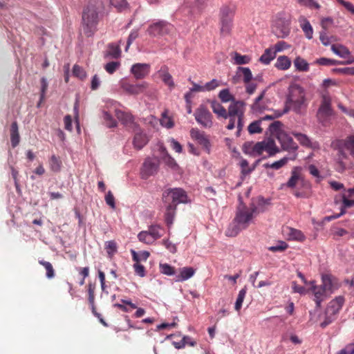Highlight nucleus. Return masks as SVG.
<instances>
[{
    "label": "nucleus",
    "instance_id": "f257e3e1",
    "mask_svg": "<svg viewBox=\"0 0 354 354\" xmlns=\"http://www.w3.org/2000/svg\"><path fill=\"white\" fill-rule=\"evenodd\" d=\"M239 205L236 208L235 216L225 230V235L229 237H235L242 230L247 229L253 218L252 214H249L241 195L239 196Z\"/></svg>",
    "mask_w": 354,
    "mask_h": 354
},
{
    "label": "nucleus",
    "instance_id": "f03ea898",
    "mask_svg": "<svg viewBox=\"0 0 354 354\" xmlns=\"http://www.w3.org/2000/svg\"><path fill=\"white\" fill-rule=\"evenodd\" d=\"M102 9V2L97 0L89 1L82 12V26L84 34L91 37L97 30L99 22V12Z\"/></svg>",
    "mask_w": 354,
    "mask_h": 354
},
{
    "label": "nucleus",
    "instance_id": "7ed1b4c3",
    "mask_svg": "<svg viewBox=\"0 0 354 354\" xmlns=\"http://www.w3.org/2000/svg\"><path fill=\"white\" fill-rule=\"evenodd\" d=\"M285 104L289 109V111H292L297 115H303L308 106L304 88L299 84L290 85L286 95Z\"/></svg>",
    "mask_w": 354,
    "mask_h": 354
},
{
    "label": "nucleus",
    "instance_id": "20e7f679",
    "mask_svg": "<svg viewBox=\"0 0 354 354\" xmlns=\"http://www.w3.org/2000/svg\"><path fill=\"white\" fill-rule=\"evenodd\" d=\"M162 201L166 209L165 221L168 226L174 223L177 206V189H168L162 194Z\"/></svg>",
    "mask_w": 354,
    "mask_h": 354
},
{
    "label": "nucleus",
    "instance_id": "39448f33",
    "mask_svg": "<svg viewBox=\"0 0 354 354\" xmlns=\"http://www.w3.org/2000/svg\"><path fill=\"white\" fill-rule=\"evenodd\" d=\"M346 138L342 140H336L335 142H333L332 147L333 148L337 151L336 154V170L338 172L342 173L346 169V163L345 160L349 159V156L348 153L345 151L346 149Z\"/></svg>",
    "mask_w": 354,
    "mask_h": 354
},
{
    "label": "nucleus",
    "instance_id": "423d86ee",
    "mask_svg": "<svg viewBox=\"0 0 354 354\" xmlns=\"http://www.w3.org/2000/svg\"><path fill=\"white\" fill-rule=\"evenodd\" d=\"M234 12L228 6H223L220 11L221 35L226 36L230 34L233 26Z\"/></svg>",
    "mask_w": 354,
    "mask_h": 354
},
{
    "label": "nucleus",
    "instance_id": "0eeeda50",
    "mask_svg": "<svg viewBox=\"0 0 354 354\" xmlns=\"http://www.w3.org/2000/svg\"><path fill=\"white\" fill-rule=\"evenodd\" d=\"M194 116L198 124L204 128H210L213 125V116L204 104H201L194 111Z\"/></svg>",
    "mask_w": 354,
    "mask_h": 354
},
{
    "label": "nucleus",
    "instance_id": "6e6552de",
    "mask_svg": "<svg viewBox=\"0 0 354 354\" xmlns=\"http://www.w3.org/2000/svg\"><path fill=\"white\" fill-rule=\"evenodd\" d=\"M332 100L328 93L322 95L321 104L317 112V117L319 121L326 120L333 115Z\"/></svg>",
    "mask_w": 354,
    "mask_h": 354
},
{
    "label": "nucleus",
    "instance_id": "1a4fd4ad",
    "mask_svg": "<svg viewBox=\"0 0 354 354\" xmlns=\"http://www.w3.org/2000/svg\"><path fill=\"white\" fill-rule=\"evenodd\" d=\"M160 167L159 160L156 158H147L141 167L140 175L142 179H147L157 174Z\"/></svg>",
    "mask_w": 354,
    "mask_h": 354
},
{
    "label": "nucleus",
    "instance_id": "9d476101",
    "mask_svg": "<svg viewBox=\"0 0 354 354\" xmlns=\"http://www.w3.org/2000/svg\"><path fill=\"white\" fill-rule=\"evenodd\" d=\"M174 26L164 21H158L149 26L147 32L152 37L162 36L168 34Z\"/></svg>",
    "mask_w": 354,
    "mask_h": 354
},
{
    "label": "nucleus",
    "instance_id": "9b49d317",
    "mask_svg": "<svg viewBox=\"0 0 354 354\" xmlns=\"http://www.w3.org/2000/svg\"><path fill=\"white\" fill-rule=\"evenodd\" d=\"M120 86L127 94L136 95L143 93L147 88L148 83L144 82L140 84H133L127 80H122Z\"/></svg>",
    "mask_w": 354,
    "mask_h": 354
},
{
    "label": "nucleus",
    "instance_id": "f8f14e48",
    "mask_svg": "<svg viewBox=\"0 0 354 354\" xmlns=\"http://www.w3.org/2000/svg\"><path fill=\"white\" fill-rule=\"evenodd\" d=\"M277 139L283 151L295 152L298 149L297 144L286 131L279 133Z\"/></svg>",
    "mask_w": 354,
    "mask_h": 354
},
{
    "label": "nucleus",
    "instance_id": "ddd939ff",
    "mask_svg": "<svg viewBox=\"0 0 354 354\" xmlns=\"http://www.w3.org/2000/svg\"><path fill=\"white\" fill-rule=\"evenodd\" d=\"M273 32L278 38L287 37L290 33V21L285 19H278L274 27Z\"/></svg>",
    "mask_w": 354,
    "mask_h": 354
},
{
    "label": "nucleus",
    "instance_id": "4468645a",
    "mask_svg": "<svg viewBox=\"0 0 354 354\" xmlns=\"http://www.w3.org/2000/svg\"><path fill=\"white\" fill-rule=\"evenodd\" d=\"M151 66L149 64L136 63L131 66L130 72L136 80L145 78L150 73Z\"/></svg>",
    "mask_w": 354,
    "mask_h": 354
},
{
    "label": "nucleus",
    "instance_id": "2eb2a0df",
    "mask_svg": "<svg viewBox=\"0 0 354 354\" xmlns=\"http://www.w3.org/2000/svg\"><path fill=\"white\" fill-rule=\"evenodd\" d=\"M115 116L122 124L130 130L137 129L138 128V124L134 121V118L130 113L116 110Z\"/></svg>",
    "mask_w": 354,
    "mask_h": 354
},
{
    "label": "nucleus",
    "instance_id": "dca6fc26",
    "mask_svg": "<svg viewBox=\"0 0 354 354\" xmlns=\"http://www.w3.org/2000/svg\"><path fill=\"white\" fill-rule=\"evenodd\" d=\"M191 137L196 140L199 145L208 152L210 151V142L207 138L205 132L200 131L198 129H192L190 131Z\"/></svg>",
    "mask_w": 354,
    "mask_h": 354
},
{
    "label": "nucleus",
    "instance_id": "f3484780",
    "mask_svg": "<svg viewBox=\"0 0 354 354\" xmlns=\"http://www.w3.org/2000/svg\"><path fill=\"white\" fill-rule=\"evenodd\" d=\"M135 133L133 140V146L137 149H141L148 142V139L145 133L142 132L140 126L137 129H132Z\"/></svg>",
    "mask_w": 354,
    "mask_h": 354
},
{
    "label": "nucleus",
    "instance_id": "a211bd4d",
    "mask_svg": "<svg viewBox=\"0 0 354 354\" xmlns=\"http://www.w3.org/2000/svg\"><path fill=\"white\" fill-rule=\"evenodd\" d=\"M158 151L162 162L169 167L174 168L176 161L167 152L166 148L162 143L158 144Z\"/></svg>",
    "mask_w": 354,
    "mask_h": 354
},
{
    "label": "nucleus",
    "instance_id": "6ab92c4d",
    "mask_svg": "<svg viewBox=\"0 0 354 354\" xmlns=\"http://www.w3.org/2000/svg\"><path fill=\"white\" fill-rule=\"evenodd\" d=\"M292 134L297 138L301 145L313 149L319 148V143L312 142L307 135L297 132H292Z\"/></svg>",
    "mask_w": 354,
    "mask_h": 354
},
{
    "label": "nucleus",
    "instance_id": "aec40b11",
    "mask_svg": "<svg viewBox=\"0 0 354 354\" xmlns=\"http://www.w3.org/2000/svg\"><path fill=\"white\" fill-rule=\"evenodd\" d=\"M310 283L312 284L311 290L315 296L314 300L316 303V307L319 308L327 290L322 286L315 285L314 281H310Z\"/></svg>",
    "mask_w": 354,
    "mask_h": 354
},
{
    "label": "nucleus",
    "instance_id": "412c9836",
    "mask_svg": "<svg viewBox=\"0 0 354 354\" xmlns=\"http://www.w3.org/2000/svg\"><path fill=\"white\" fill-rule=\"evenodd\" d=\"M345 299L343 296L336 297L330 302V305L327 308L326 313H330L331 315H337L342 309Z\"/></svg>",
    "mask_w": 354,
    "mask_h": 354
},
{
    "label": "nucleus",
    "instance_id": "4be33fe9",
    "mask_svg": "<svg viewBox=\"0 0 354 354\" xmlns=\"http://www.w3.org/2000/svg\"><path fill=\"white\" fill-rule=\"evenodd\" d=\"M301 171V167H295L291 171V176L286 183L283 184L282 187H287L288 188H295L298 180L300 179V172Z\"/></svg>",
    "mask_w": 354,
    "mask_h": 354
},
{
    "label": "nucleus",
    "instance_id": "5701e85b",
    "mask_svg": "<svg viewBox=\"0 0 354 354\" xmlns=\"http://www.w3.org/2000/svg\"><path fill=\"white\" fill-rule=\"evenodd\" d=\"M159 77L161 78L162 82L167 85L170 88H174L175 84L173 81L171 75L169 74L168 68L166 66H162L158 71Z\"/></svg>",
    "mask_w": 354,
    "mask_h": 354
},
{
    "label": "nucleus",
    "instance_id": "b1692460",
    "mask_svg": "<svg viewBox=\"0 0 354 354\" xmlns=\"http://www.w3.org/2000/svg\"><path fill=\"white\" fill-rule=\"evenodd\" d=\"M245 106V103L243 101H234L233 104H231L228 107L227 118H236L239 117L241 112L240 109Z\"/></svg>",
    "mask_w": 354,
    "mask_h": 354
},
{
    "label": "nucleus",
    "instance_id": "393cba45",
    "mask_svg": "<svg viewBox=\"0 0 354 354\" xmlns=\"http://www.w3.org/2000/svg\"><path fill=\"white\" fill-rule=\"evenodd\" d=\"M131 253L132 255V259L135 262V263L133 264V269L136 274L141 277H145V268L144 266L140 263L138 253L133 250H131Z\"/></svg>",
    "mask_w": 354,
    "mask_h": 354
},
{
    "label": "nucleus",
    "instance_id": "a878e982",
    "mask_svg": "<svg viewBox=\"0 0 354 354\" xmlns=\"http://www.w3.org/2000/svg\"><path fill=\"white\" fill-rule=\"evenodd\" d=\"M209 102L210 103L213 112L216 114L218 118H223L225 119L227 118L226 109L218 101L215 100H209Z\"/></svg>",
    "mask_w": 354,
    "mask_h": 354
},
{
    "label": "nucleus",
    "instance_id": "bb28decb",
    "mask_svg": "<svg viewBox=\"0 0 354 354\" xmlns=\"http://www.w3.org/2000/svg\"><path fill=\"white\" fill-rule=\"evenodd\" d=\"M331 50L342 58H347L351 55V51L348 48L342 44H333L331 46Z\"/></svg>",
    "mask_w": 354,
    "mask_h": 354
},
{
    "label": "nucleus",
    "instance_id": "cd10ccee",
    "mask_svg": "<svg viewBox=\"0 0 354 354\" xmlns=\"http://www.w3.org/2000/svg\"><path fill=\"white\" fill-rule=\"evenodd\" d=\"M299 21L301 23V28L304 31L306 37L308 39H311L313 38V29L309 21L304 17H301L299 19Z\"/></svg>",
    "mask_w": 354,
    "mask_h": 354
},
{
    "label": "nucleus",
    "instance_id": "c85d7f7f",
    "mask_svg": "<svg viewBox=\"0 0 354 354\" xmlns=\"http://www.w3.org/2000/svg\"><path fill=\"white\" fill-rule=\"evenodd\" d=\"M10 140L12 147H16L19 143V133L17 122H13L11 124Z\"/></svg>",
    "mask_w": 354,
    "mask_h": 354
},
{
    "label": "nucleus",
    "instance_id": "c756f323",
    "mask_svg": "<svg viewBox=\"0 0 354 354\" xmlns=\"http://www.w3.org/2000/svg\"><path fill=\"white\" fill-rule=\"evenodd\" d=\"M239 166L241 167V179L243 180L246 176L250 174L254 170V167L249 166L248 161L246 159L241 158Z\"/></svg>",
    "mask_w": 354,
    "mask_h": 354
},
{
    "label": "nucleus",
    "instance_id": "7c9ffc66",
    "mask_svg": "<svg viewBox=\"0 0 354 354\" xmlns=\"http://www.w3.org/2000/svg\"><path fill=\"white\" fill-rule=\"evenodd\" d=\"M296 157H297V154L295 153L293 157H292V158L283 157L281 160L275 161L272 164L266 163V164H264L263 167L266 169L267 168H272V169L277 170V169H279L280 168H281L282 167H283L288 162V160H295L296 158Z\"/></svg>",
    "mask_w": 354,
    "mask_h": 354
},
{
    "label": "nucleus",
    "instance_id": "2f4dec72",
    "mask_svg": "<svg viewBox=\"0 0 354 354\" xmlns=\"http://www.w3.org/2000/svg\"><path fill=\"white\" fill-rule=\"evenodd\" d=\"M275 67L279 70L285 71L291 66V60L286 55L279 56L274 64Z\"/></svg>",
    "mask_w": 354,
    "mask_h": 354
},
{
    "label": "nucleus",
    "instance_id": "473e14b6",
    "mask_svg": "<svg viewBox=\"0 0 354 354\" xmlns=\"http://www.w3.org/2000/svg\"><path fill=\"white\" fill-rule=\"evenodd\" d=\"M294 66L297 71L300 72H307L309 71L308 63L300 56L297 57L294 59Z\"/></svg>",
    "mask_w": 354,
    "mask_h": 354
},
{
    "label": "nucleus",
    "instance_id": "72a5a7b5",
    "mask_svg": "<svg viewBox=\"0 0 354 354\" xmlns=\"http://www.w3.org/2000/svg\"><path fill=\"white\" fill-rule=\"evenodd\" d=\"M196 270L192 267H184L180 270L178 281H183L191 278L195 273Z\"/></svg>",
    "mask_w": 354,
    "mask_h": 354
},
{
    "label": "nucleus",
    "instance_id": "f704fd0d",
    "mask_svg": "<svg viewBox=\"0 0 354 354\" xmlns=\"http://www.w3.org/2000/svg\"><path fill=\"white\" fill-rule=\"evenodd\" d=\"M276 57V51L271 48L265 50L263 55L260 57L259 61L264 64H269Z\"/></svg>",
    "mask_w": 354,
    "mask_h": 354
},
{
    "label": "nucleus",
    "instance_id": "c9c22d12",
    "mask_svg": "<svg viewBox=\"0 0 354 354\" xmlns=\"http://www.w3.org/2000/svg\"><path fill=\"white\" fill-rule=\"evenodd\" d=\"M147 231L154 241L160 239L164 232V230L157 225L149 226Z\"/></svg>",
    "mask_w": 354,
    "mask_h": 354
},
{
    "label": "nucleus",
    "instance_id": "e433bc0d",
    "mask_svg": "<svg viewBox=\"0 0 354 354\" xmlns=\"http://www.w3.org/2000/svg\"><path fill=\"white\" fill-rule=\"evenodd\" d=\"M160 122L162 127H165L167 129H170L174 126V122L173 119L170 117L169 112L168 110H165L162 113Z\"/></svg>",
    "mask_w": 354,
    "mask_h": 354
},
{
    "label": "nucleus",
    "instance_id": "4c0bfd02",
    "mask_svg": "<svg viewBox=\"0 0 354 354\" xmlns=\"http://www.w3.org/2000/svg\"><path fill=\"white\" fill-rule=\"evenodd\" d=\"M50 169L53 172H59L62 168V161L59 157L53 155L48 161Z\"/></svg>",
    "mask_w": 354,
    "mask_h": 354
},
{
    "label": "nucleus",
    "instance_id": "58836bf2",
    "mask_svg": "<svg viewBox=\"0 0 354 354\" xmlns=\"http://www.w3.org/2000/svg\"><path fill=\"white\" fill-rule=\"evenodd\" d=\"M104 249L109 256L112 258L114 254L118 252V245L115 241H109L105 242Z\"/></svg>",
    "mask_w": 354,
    "mask_h": 354
},
{
    "label": "nucleus",
    "instance_id": "ea45409f",
    "mask_svg": "<svg viewBox=\"0 0 354 354\" xmlns=\"http://www.w3.org/2000/svg\"><path fill=\"white\" fill-rule=\"evenodd\" d=\"M256 203L257 204L259 214L263 213L266 210V206L270 205V199L265 198L264 197L259 196L256 198Z\"/></svg>",
    "mask_w": 354,
    "mask_h": 354
},
{
    "label": "nucleus",
    "instance_id": "a19ab883",
    "mask_svg": "<svg viewBox=\"0 0 354 354\" xmlns=\"http://www.w3.org/2000/svg\"><path fill=\"white\" fill-rule=\"evenodd\" d=\"M218 97L224 103L234 102V97L230 93L228 88L221 90L218 93Z\"/></svg>",
    "mask_w": 354,
    "mask_h": 354
},
{
    "label": "nucleus",
    "instance_id": "79ce46f5",
    "mask_svg": "<svg viewBox=\"0 0 354 354\" xmlns=\"http://www.w3.org/2000/svg\"><path fill=\"white\" fill-rule=\"evenodd\" d=\"M265 151H266L269 156H272L279 152V148L276 146L273 140H270L267 142H264Z\"/></svg>",
    "mask_w": 354,
    "mask_h": 354
},
{
    "label": "nucleus",
    "instance_id": "37998d69",
    "mask_svg": "<svg viewBox=\"0 0 354 354\" xmlns=\"http://www.w3.org/2000/svg\"><path fill=\"white\" fill-rule=\"evenodd\" d=\"M241 72L243 75V81L245 83H249L252 79V74L250 69L248 67L239 66L237 68L236 75H239V73Z\"/></svg>",
    "mask_w": 354,
    "mask_h": 354
},
{
    "label": "nucleus",
    "instance_id": "c03bdc74",
    "mask_svg": "<svg viewBox=\"0 0 354 354\" xmlns=\"http://www.w3.org/2000/svg\"><path fill=\"white\" fill-rule=\"evenodd\" d=\"M315 63L322 66H333L338 64H343L342 61H338L326 57H321L315 61Z\"/></svg>",
    "mask_w": 354,
    "mask_h": 354
},
{
    "label": "nucleus",
    "instance_id": "a18cd8bd",
    "mask_svg": "<svg viewBox=\"0 0 354 354\" xmlns=\"http://www.w3.org/2000/svg\"><path fill=\"white\" fill-rule=\"evenodd\" d=\"M288 236L290 239L298 241H303L306 238L301 231L294 228L290 229Z\"/></svg>",
    "mask_w": 354,
    "mask_h": 354
},
{
    "label": "nucleus",
    "instance_id": "49530a36",
    "mask_svg": "<svg viewBox=\"0 0 354 354\" xmlns=\"http://www.w3.org/2000/svg\"><path fill=\"white\" fill-rule=\"evenodd\" d=\"M261 120H255L250 124L248 130L250 134L261 133L263 131L261 127Z\"/></svg>",
    "mask_w": 354,
    "mask_h": 354
},
{
    "label": "nucleus",
    "instance_id": "de8ad7c7",
    "mask_svg": "<svg viewBox=\"0 0 354 354\" xmlns=\"http://www.w3.org/2000/svg\"><path fill=\"white\" fill-rule=\"evenodd\" d=\"M39 263L45 268L46 270V275L47 278L52 279L55 277V270L53 265L50 262L44 260H39Z\"/></svg>",
    "mask_w": 354,
    "mask_h": 354
},
{
    "label": "nucleus",
    "instance_id": "09e8293b",
    "mask_svg": "<svg viewBox=\"0 0 354 354\" xmlns=\"http://www.w3.org/2000/svg\"><path fill=\"white\" fill-rule=\"evenodd\" d=\"M73 75L81 80H84L86 77L84 69L77 64H75L73 67Z\"/></svg>",
    "mask_w": 354,
    "mask_h": 354
},
{
    "label": "nucleus",
    "instance_id": "8fccbe9b",
    "mask_svg": "<svg viewBox=\"0 0 354 354\" xmlns=\"http://www.w3.org/2000/svg\"><path fill=\"white\" fill-rule=\"evenodd\" d=\"M282 126L281 122L274 121L269 125L268 130L271 134H275L277 137L279 133L284 132V131L281 129Z\"/></svg>",
    "mask_w": 354,
    "mask_h": 354
},
{
    "label": "nucleus",
    "instance_id": "3c124183",
    "mask_svg": "<svg viewBox=\"0 0 354 354\" xmlns=\"http://www.w3.org/2000/svg\"><path fill=\"white\" fill-rule=\"evenodd\" d=\"M246 292H247L246 288H243L241 290H239L238 297H237V299H236V301L235 305H234V308L236 311H239L240 309L241 308L244 298L246 295Z\"/></svg>",
    "mask_w": 354,
    "mask_h": 354
},
{
    "label": "nucleus",
    "instance_id": "603ef678",
    "mask_svg": "<svg viewBox=\"0 0 354 354\" xmlns=\"http://www.w3.org/2000/svg\"><path fill=\"white\" fill-rule=\"evenodd\" d=\"M138 239L140 242L145 243L146 244H152L154 241L151 237L149 232L147 230L142 231L138 234Z\"/></svg>",
    "mask_w": 354,
    "mask_h": 354
},
{
    "label": "nucleus",
    "instance_id": "864d4df0",
    "mask_svg": "<svg viewBox=\"0 0 354 354\" xmlns=\"http://www.w3.org/2000/svg\"><path fill=\"white\" fill-rule=\"evenodd\" d=\"M234 63L237 65L248 64L250 62V57L248 55H242L238 53H234Z\"/></svg>",
    "mask_w": 354,
    "mask_h": 354
},
{
    "label": "nucleus",
    "instance_id": "5fc2aeb1",
    "mask_svg": "<svg viewBox=\"0 0 354 354\" xmlns=\"http://www.w3.org/2000/svg\"><path fill=\"white\" fill-rule=\"evenodd\" d=\"M107 54L113 58H118L121 54V50L119 46L115 45L113 44H109Z\"/></svg>",
    "mask_w": 354,
    "mask_h": 354
},
{
    "label": "nucleus",
    "instance_id": "6e6d98bb",
    "mask_svg": "<svg viewBox=\"0 0 354 354\" xmlns=\"http://www.w3.org/2000/svg\"><path fill=\"white\" fill-rule=\"evenodd\" d=\"M196 344V342L194 341L192 337L185 335L182 339L178 342V349L184 348L187 345L194 346Z\"/></svg>",
    "mask_w": 354,
    "mask_h": 354
},
{
    "label": "nucleus",
    "instance_id": "4d7b16f0",
    "mask_svg": "<svg viewBox=\"0 0 354 354\" xmlns=\"http://www.w3.org/2000/svg\"><path fill=\"white\" fill-rule=\"evenodd\" d=\"M265 93H266V90H263L261 93V94L257 97H256L254 103L251 106V109H252V111H261L263 110V107L260 105L259 102L264 97Z\"/></svg>",
    "mask_w": 354,
    "mask_h": 354
},
{
    "label": "nucleus",
    "instance_id": "13d9d810",
    "mask_svg": "<svg viewBox=\"0 0 354 354\" xmlns=\"http://www.w3.org/2000/svg\"><path fill=\"white\" fill-rule=\"evenodd\" d=\"M322 284L321 285L326 290H330L333 288L332 278L330 274H323L322 276Z\"/></svg>",
    "mask_w": 354,
    "mask_h": 354
},
{
    "label": "nucleus",
    "instance_id": "bf43d9fd",
    "mask_svg": "<svg viewBox=\"0 0 354 354\" xmlns=\"http://www.w3.org/2000/svg\"><path fill=\"white\" fill-rule=\"evenodd\" d=\"M288 248V245L283 241H279L276 245L270 246L268 248V250L276 252H283Z\"/></svg>",
    "mask_w": 354,
    "mask_h": 354
},
{
    "label": "nucleus",
    "instance_id": "052dcab7",
    "mask_svg": "<svg viewBox=\"0 0 354 354\" xmlns=\"http://www.w3.org/2000/svg\"><path fill=\"white\" fill-rule=\"evenodd\" d=\"M160 270L161 273L166 275H173L175 274V268L174 267L171 266L167 263H160Z\"/></svg>",
    "mask_w": 354,
    "mask_h": 354
},
{
    "label": "nucleus",
    "instance_id": "680f3d73",
    "mask_svg": "<svg viewBox=\"0 0 354 354\" xmlns=\"http://www.w3.org/2000/svg\"><path fill=\"white\" fill-rule=\"evenodd\" d=\"M345 145L346 150L349 151L350 155L354 158V135L346 137V142Z\"/></svg>",
    "mask_w": 354,
    "mask_h": 354
},
{
    "label": "nucleus",
    "instance_id": "e2e57ef3",
    "mask_svg": "<svg viewBox=\"0 0 354 354\" xmlns=\"http://www.w3.org/2000/svg\"><path fill=\"white\" fill-rule=\"evenodd\" d=\"M120 66V63L119 62H111L104 66V69L109 74H113L119 68Z\"/></svg>",
    "mask_w": 354,
    "mask_h": 354
},
{
    "label": "nucleus",
    "instance_id": "0e129e2a",
    "mask_svg": "<svg viewBox=\"0 0 354 354\" xmlns=\"http://www.w3.org/2000/svg\"><path fill=\"white\" fill-rule=\"evenodd\" d=\"M297 1L302 6L315 9H319L320 8L319 4L314 0H297Z\"/></svg>",
    "mask_w": 354,
    "mask_h": 354
},
{
    "label": "nucleus",
    "instance_id": "69168bd1",
    "mask_svg": "<svg viewBox=\"0 0 354 354\" xmlns=\"http://www.w3.org/2000/svg\"><path fill=\"white\" fill-rule=\"evenodd\" d=\"M191 202H192V201L188 197L186 192L181 188H178V204L179 203H190Z\"/></svg>",
    "mask_w": 354,
    "mask_h": 354
},
{
    "label": "nucleus",
    "instance_id": "338daca9",
    "mask_svg": "<svg viewBox=\"0 0 354 354\" xmlns=\"http://www.w3.org/2000/svg\"><path fill=\"white\" fill-rule=\"evenodd\" d=\"M103 118L104 120L106 125L108 127L111 128V127H114L116 126V124H117L116 121L113 118L111 115L109 114V113L104 111L103 113Z\"/></svg>",
    "mask_w": 354,
    "mask_h": 354
},
{
    "label": "nucleus",
    "instance_id": "774afa93",
    "mask_svg": "<svg viewBox=\"0 0 354 354\" xmlns=\"http://www.w3.org/2000/svg\"><path fill=\"white\" fill-rule=\"evenodd\" d=\"M252 149L253 151L252 156H254L256 155H261L262 152L265 151L264 141L257 142L256 144L254 145Z\"/></svg>",
    "mask_w": 354,
    "mask_h": 354
}]
</instances>
